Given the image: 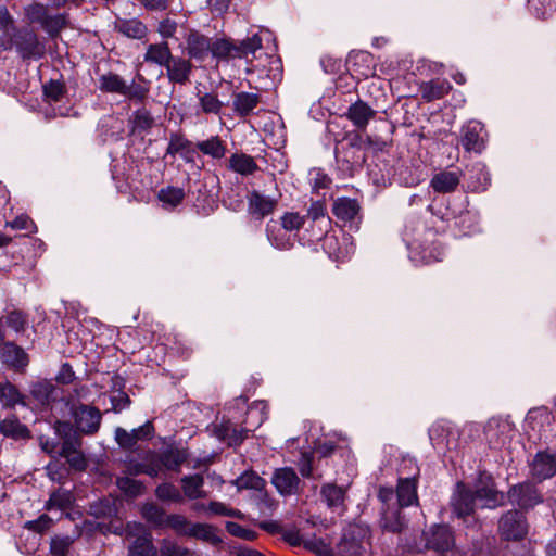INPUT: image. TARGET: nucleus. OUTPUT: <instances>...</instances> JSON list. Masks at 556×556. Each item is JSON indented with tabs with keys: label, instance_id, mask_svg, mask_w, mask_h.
Masks as SVG:
<instances>
[{
	"label": "nucleus",
	"instance_id": "obj_53",
	"mask_svg": "<svg viewBox=\"0 0 556 556\" xmlns=\"http://www.w3.org/2000/svg\"><path fill=\"white\" fill-rule=\"evenodd\" d=\"M185 197V190L175 186H167L157 192L159 201L170 207H177L179 204H181Z\"/></svg>",
	"mask_w": 556,
	"mask_h": 556
},
{
	"label": "nucleus",
	"instance_id": "obj_48",
	"mask_svg": "<svg viewBox=\"0 0 556 556\" xmlns=\"http://www.w3.org/2000/svg\"><path fill=\"white\" fill-rule=\"evenodd\" d=\"M195 147L200 152L205 155H210L213 159L224 157L227 151L226 144L219 138V136H212L207 140L198 141Z\"/></svg>",
	"mask_w": 556,
	"mask_h": 556
},
{
	"label": "nucleus",
	"instance_id": "obj_49",
	"mask_svg": "<svg viewBox=\"0 0 556 556\" xmlns=\"http://www.w3.org/2000/svg\"><path fill=\"white\" fill-rule=\"evenodd\" d=\"M331 545L332 542L328 536L316 538L315 535L303 543V547L316 556H336V547Z\"/></svg>",
	"mask_w": 556,
	"mask_h": 556
},
{
	"label": "nucleus",
	"instance_id": "obj_13",
	"mask_svg": "<svg viewBox=\"0 0 556 556\" xmlns=\"http://www.w3.org/2000/svg\"><path fill=\"white\" fill-rule=\"evenodd\" d=\"M506 498L510 504L517 505L518 510L521 511L532 509L543 502V495L532 481H523L511 485Z\"/></svg>",
	"mask_w": 556,
	"mask_h": 556
},
{
	"label": "nucleus",
	"instance_id": "obj_33",
	"mask_svg": "<svg viewBox=\"0 0 556 556\" xmlns=\"http://www.w3.org/2000/svg\"><path fill=\"white\" fill-rule=\"evenodd\" d=\"M361 206L356 199L340 197L333 201L332 214L340 220L351 222L359 213Z\"/></svg>",
	"mask_w": 556,
	"mask_h": 556
},
{
	"label": "nucleus",
	"instance_id": "obj_11",
	"mask_svg": "<svg viewBox=\"0 0 556 556\" xmlns=\"http://www.w3.org/2000/svg\"><path fill=\"white\" fill-rule=\"evenodd\" d=\"M528 520L523 511L510 509L504 513L497 525V532L502 540L518 542L528 534Z\"/></svg>",
	"mask_w": 556,
	"mask_h": 556
},
{
	"label": "nucleus",
	"instance_id": "obj_23",
	"mask_svg": "<svg viewBox=\"0 0 556 556\" xmlns=\"http://www.w3.org/2000/svg\"><path fill=\"white\" fill-rule=\"evenodd\" d=\"M491 185V176L484 165L477 164L467 168L464 174V188L469 192H484Z\"/></svg>",
	"mask_w": 556,
	"mask_h": 556
},
{
	"label": "nucleus",
	"instance_id": "obj_36",
	"mask_svg": "<svg viewBox=\"0 0 556 556\" xmlns=\"http://www.w3.org/2000/svg\"><path fill=\"white\" fill-rule=\"evenodd\" d=\"M460 180L459 176L454 172H440L433 175L430 187L439 193H448L456 190Z\"/></svg>",
	"mask_w": 556,
	"mask_h": 556
},
{
	"label": "nucleus",
	"instance_id": "obj_10",
	"mask_svg": "<svg viewBox=\"0 0 556 556\" xmlns=\"http://www.w3.org/2000/svg\"><path fill=\"white\" fill-rule=\"evenodd\" d=\"M139 513L141 517L153 528V529H164L170 528L175 532L179 531L181 528L190 525L188 519L179 514H170L166 515L165 509L157 505L154 502H146L140 508Z\"/></svg>",
	"mask_w": 556,
	"mask_h": 556
},
{
	"label": "nucleus",
	"instance_id": "obj_19",
	"mask_svg": "<svg viewBox=\"0 0 556 556\" xmlns=\"http://www.w3.org/2000/svg\"><path fill=\"white\" fill-rule=\"evenodd\" d=\"M345 67L352 76H356L357 78H368L376 75L374 55L366 51L350 52L345 61Z\"/></svg>",
	"mask_w": 556,
	"mask_h": 556
},
{
	"label": "nucleus",
	"instance_id": "obj_6",
	"mask_svg": "<svg viewBox=\"0 0 556 556\" xmlns=\"http://www.w3.org/2000/svg\"><path fill=\"white\" fill-rule=\"evenodd\" d=\"M428 210L442 222L454 220L457 236H471L479 231L478 215L472 211L463 208L457 211L452 208L450 203L443 210L442 205L438 204L435 201L428 206Z\"/></svg>",
	"mask_w": 556,
	"mask_h": 556
},
{
	"label": "nucleus",
	"instance_id": "obj_2",
	"mask_svg": "<svg viewBox=\"0 0 556 556\" xmlns=\"http://www.w3.org/2000/svg\"><path fill=\"white\" fill-rule=\"evenodd\" d=\"M437 231L427 226L420 218L413 219L405 225L403 240L409 252V258L414 262L428 263L432 257L430 243Z\"/></svg>",
	"mask_w": 556,
	"mask_h": 556
},
{
	"label": "nucleus",
	"instance_id": "obj_14",
	"mask_svg": "<svg viewBox=\"0 0 556 556\" xmlns=\"http://www.w3.org/2000/svg\"><path fill=\"white\" fill-rule=\"evenodd\" d=\"M0 362L8 370L23 375L30 363V357L15 341L5 340L0 342Z\"/></svg>",
	"mask_w": 556,
	"mask_h": 556
},
{
	"label": "nucleus",
	"instance_id": "obj_28",
	"mask_svg": "<svg viewBox=\"0 0 556 556\" xmlns=\"http://www.w3.org/2000/svg\"><path fill=\"white\" fill-rule=\"evenodd\" d=\"M50 457V462L45 467L47 477L55 483L63 485L72 476V471L68 468V464L65 460H61V456L56 453L43 452Z\"/></svg>",
	"mask_w": 556,
	"mask_h": 556
},
{
	"label": "nucleus",
	"instance_id": "obj_22",
	"mask_svg": "<svg viewBox=\"0 0 556 556\" xmlns=\"http://www.w3.org/2000/svg\"><path fill=\"white\" fill-rule=\"evenodd\" d=\"M301 483L295 470L292 467H281L275 469L271 477V484L282 496L299 494V485Z\"/></svg>",
	"mask_w": 556,
	"mask_h": 556
},
{
	"label": "nucleus",
	"instance_id": "obj_61",
	"mask_svg": "<svg viewBox=\"0 0 556 556\" xmlns=\"http://www.w3.org/2000/svg\"><path fill=\"white\" fill-rule=\"evenodd\" d=\"M115 441L119 448L125 452L137 453L139 450L131 431L128 432L122 427L115 429Z\"/></svg>",
	"mask_w": 556,
	"mask_h": 556
},
{
	"label": "nucleus",
	"instance_id": "obj_24",
	"mask_svg": "<svg viewBox=\"0 0 556 556\" xmlns=\"http://www.w3.org/2000/svg\"><path fill=\"white\" fill-rule=\"evenodd\" d=\"M418 479L415 476L399 477L396 484V502L402 507L419 505L417 493Z\"/></svg>",
	"mask_w": 556,
	"mask_h": 556
},
{
	"label": "nucleus",
	"instance_id": "obj_20",
	"mask_svg": "<svg viewBox=\"0 0 556 556\" xmlns=\"http://www.w3.org/2000/svg\"><path fill=\"white\" fill-rule=\"evenodd\" d=\"M248 214L252 219L262 220L273 214L278 206V200L265 197L257 190H252L247 195Z\"/></svg>",
	"mask_w": 556,
	"mask_h": 556
},
{
	"label": "nucleus",
	"instance_id": "obj_21",
	"mask_svg": "<svg viewBox=\"0 0 556 556\" xmlns=\"http://www.w3.org/2000/svg\"><path fill=\"white\" fill-rule=\"evenodd\" d=\"M484 125L478 121H469L460 129L459 143L466 152L481 153L485 147L481 132Z\"/></svg>",
	"mask_w": 556,
	"mask_h": 556
},
{
	"label": "nucleus",
	"instance_id": "obj_38",
	"mask_svg": "<svg viewBox=\"0 0 556 556\" xmlns=\"http://www.w3.org/2000/svg\"><path fill=\"white\" fill-rule=\"evenodd\" d=\"M266 236L269 242L277 249H290L293 247L290 236L287 235L279 224L275 219H270L266 225Z\"/></svg>",
	"mask_w": 556,
	"mask_h": 556
},
{
	"label": "nucleus",
	"instance_id": "obj_1",
	"mask_svg": "<svg viewBox=\"0 0 556 556\" xmlns=\"http://www.w3.org/2000/svg\"><path fill=\"white\" fill-rule=\"evenodd\" d=\"M62 403L68 408L70 416L76 420L77 428L70 440L60 442L49 440L46 435H38V443L42 452L56 453L60 456H67L75 452L83 451V435L96 434L101 426L102 413L93 405L84 404L73 396H62Z\"/></svg>",
	"mask_w": 556,
	"mask_h": 556
},
{
	"label": "nucleus",
	"instance_id": "obj_27",
	"mask_svg": "<svg viewBox=\"0 0 556 556\" xmlns=\"http://www.w3.org/2000/svg\"><path fill=\"white\" fill-rule=\"evenodd\" d=\"M216 531H218V528L214 525L195 522L192 523L190 528H181L176 533L177 535L194 538L197 540L210 543L213 546H218L223 543V540L220 536L215 534Z\"/></svg>",
	"mask_w": 556,
	"mask_h": 556
},
{
	"label": "nucleus",
	"instance_id": "obj_64",
	"mask_svg": "<svg viewBox=\"0 0 556 556\" xmlns=\"http://www.w3.org/2000/svg\"><path fill=\"white\" fill-rule=\"evenodd\" d=\"M191 553L189 548L179 546L169 539H163L160 549H157V556H188Z\"/></svg>",
	"mask_w": 556,
	"mask_h": 556
},
{
	"label": "nucleus",
	"instance_id": "obj_25",
	"mask_svg": "<svg viewBox=\"0 0 556 556\" xmlns=\"http://www.w3.org/2000/svg\"><path fill=\"white\" fill-rule=\"evenodd\" d=\"M0 434L14 441L31 440L33 432L16 414H11L0 421Z\"/></svg>",
	"mask_w": 556,
	"mask_h": 556
},
{
	"label": "nucleus",
	"instance_id": "obj_26",
	"mask_svg": "<svg viewBox=\"0 0 556 556\" xmlns=\"http://www.w3.org/2000/svg\"><path fill=\"white\" fill-rule=\"evenodd\" d=\"M118 500V496L114 493L101 496L97 501L88 504L87 514L96 519L116 518L119 511L116 505Z\"/></svg>",
	"mask_w": 556,
	"mask_h": 556
},
{
	"label": "nucleus",
	"instance_id": "obj_16",
	"mask_svg": "<svg viewBox=\"0 0 556 556\" xmlns=\"http://www.w3.org/2000/svg\"><path fill=\"white\" fill-rule=\"evenodd\" d=\"M164 68L166 70V77L170 84L174 86H186L190 83L195 65L193 61L185 54H173Z\"/></svg>",
	"mask_w": 556,
	"mask_h": 556
},
{
	"label": "nucleus",
	"instance_id": "obj_5",
	"mask_svg": "<svg viewBox=\"0 0 556 556\" xmlns=\"http://www.w3.org/2000/svg\"><path fill=\"white\" fill-rule=\"evenodd\" d=\"M476 496L473 490L464 481H457L454 485L450 507L452 515L463 520L467 528L480 527L476 514Z\"/></svg>",
	"mask_w": 556,
	"mask_h": 556
},
{
	"label": "nucleus",
	"instance_id": "obj_57",
	"mask_svg": "<svg viewBox=\"0 0 556 556\" xmlns=\"http://www.w3.org/2000/svg\"><path fill=\"white\" fill-rule=\"evenodd\" d=\"M155 496L162 502L181 503L184 496L172 482H163L155 488Z\"/></svg>",
	"mask_w": 556,
	"mask_h": 556
},
{
	"label": "nucleus",
	"instance_id": "obj_45",
	"mask_svg": "<svg viewBox=\"0 0 556 556\" xmlns=\"http://www.w3.org/2000/svg\"><path fill=\"white\" fill-rule=\"evenodd\" d=\"M346 116L356 127L363 128L367 125L369 118L374 116V111L367 103L358 100L350 105Z\"/></svg>",
	"mask_w": 556,
	"mask_h": 556
},
{
	"label": "nucleus",
	"instance_id": "obj_47",
	"mask_svg": "<svg viewBox=\"0 0 556 556\" xmlns=\"http://www.w3.org/2000/svg\"><path fill=\"white\" fill-rule=\"evenodd\" d=\"M125 80L116 73L109 72L99 78V89L105 93L124 94L126 88Z\"/></svg>",
	"mask_w": 556,
	"mask_h": 556
},
{
	"label": "nucleus",
	"instance_id": "obj_29",
	"mask_svg": "<svg viewBox=\"0 0 556 556\" xmlns=\"http://www.w3.org/2000/svg\"><path fill=\"white\" fill-rule=\"evenodd\" d=\"M189 456L188 448H178L175 444H169L161 452V466L168 471L179 472Z\"/></svg>",
	"mask_w": 556,
	"mask_h": 556
},
{
	"label": "nucleus",
	"instance_id": "obj_7",
	"mask_svg": "<svg viewBox=\"0 0 556 556\" xmlns=\"http://www.w3.org/2000/svg\"><path fill=\"white\" fill-rule=\"evenodd\" d=\"M370 528L362 523H349L343 528L336 544V556H364L365 544H370Z\"/></svg>",
	"mask_w": 556,
	"mask_h": 556
},
{
	"label": "nucleus",
	"instance_id": "obj_63",
	"mask_svg": "<svg viewBox=\"0 0 556 556\" xmlns=\"http://www.w3.org/2000/svg\"><path fill=\"white\" fill-rule=\"evenodd\" d=\"M306 220V216L300 215L299 212H286L280 218V225L285 231H293L301 229Z\"/></svg>",
	"mask_w": 556,
	"mask_h": 556
},
{
	"label": "nucleus",
	"instance_id": "obj_56",
	"mask_svg": "<svg viewBox=\"0 0 556 556\" xmlns=\"http://www.w3.org/2000/svg\"><path fill=\"white\" fill-rule=\"evenodd\" d=\"M75 538L70 535H54L50 541L49 553L51 556H68Z\"/></svg>",
	"mask_w": 556,
	"mask_h": 556
},
{
	"label": "nucleus",
	"instance_id": "obj_12",
	"mask_svg": "<svg viewBox=\"0 0 556 556\" xmlns=\"http://www.w3.org/2000/svg\"><path fill=\"white\" fill-rule=\"evenodd\" d=\"M28 392L30 399L36 403V406L41 410L52 409L53 403L61 401L59 392H63L55 383L53 379L37 378L28 383Z\"/></svg>",
	"mask_w": 556,
	"mask_h": 556
},
{
	"label": "nucleus",
	"instance_id": "obj_40",
	"mask_svg": "<svg viewBox=\"0 0 556 556\" xmlns=\"http://www.w3.org/2000/svg\"><path fill=\"white\" fill-rule=\"evenodd\" d=\"M452 86L448 81L440 79H432L428 83H424L420 86L421 97L427 102L442 99L450 92Z\"/></svg>",
	"mask_w": 556,
	"mask_h": 556
},
{
	"label": "nucleus",
	"instance_id": "obj_31",
	"mask_svg": "<svg viewBox=\"0 0 556 556\" xmlns=\"http://www.w3.org/2000/svg\"><path fill=\"white\" fill-rule=\"evenodd\" d=\"M0 402L5 409H14L16 405L29 408L28 396L21 392L18 387L9 380H5L2 388V395Z\"/></svg>",
	"mask_w": 556,
	"mask_h": 556
},
{
	"label": "nucleus",
	"instance_id": "obj_37",
	"mask_svg": "<svg viewBox=\"0 0 556 556\" xmlns=\"http://www.w3.org/2000/svg\"><path fill=\"white\" fill-rule=\"evenodd\" d=\"M228 168L242 176L252 175L260 169L255 160L245 153H233L229 157Z\"/></svg>",
	"mask_w": 556,
	"mask_h": 556
},
{
	"label": "nucleus",
	"instance_id": "obj_8",
	"mask_svg": "<svg viewBox=\"0 0 556 556\" xmlns=\"http://www.w3.org/2000/svg\"><path fill=\"white\" fill-rule=\"evenodd\" d=\"M262 37L254 34L242 40H236L229 36H220L218 64L228 63L235 59H243L262 49Z\"/></svg>",
	"mask_w": 556,
	"mask_h": 556
},
{
	"label": "nucleus",
	"instance_id": "obj_35",
	"mask_svg": "<svg viewBox=\"0 0 556 556\" xmlns=\"http://www.w3.org/2000/svg\"><path fill=\"white\" fill-rule=\"evenodd\" d=\"M182 492L189 500L205 498L206 492L201 490L204 484L203 473H193L184 476L180 479Z\"/></svg>",
	"mask_w": 556,
	"mask_h": 556
},
{
	"label": "nucleus",
	"instance_id": "obj_60",
	"mask_svg": "<svg viewBox=\"0 0 556 556\" xmlns=\"http://www.w3.org/2000/svg\"><path fill=\"white\" fill-rule=\"evenodd\" d=\"M132 132L135 130L149 131L154 126V118L147 109H138L132 114Z\"/></svg>",
	"mask_w": 556,
	"mask_h": 556
},
{
	"label": "nucleus",
	"instance_id": "obj_17",
	"mask_svg": "<svg viewBox=\"0 0 556 556\" xmlns=\"http://www.w3.org/2000/svg\"><path fill=\"white\" fill-rule=\"evenodd\" d=\"M531 478L536 483L552 479L556 475V454L549 450L538 451L529 462Z\"/></svg>",
	"mask_w": 556,
	"mask_h": 556
},
{
	"label": "nucleus",
	"instance_id": "obj_34",
	"mask_svg": "<svg viewBox=\"0 0 556 556\" xmlns=\"http://www.w3.org/2000/svg\"><path fill=\"white\" fill-rule=\"evenodd\" d=\"M173 55L172 49L167 40L157 43H150L147 47L143 60L148 63L156 64L164 67Z\"/></svg>",
	"mask_w": 556,
	"mask_h": 556
},
{
	"label": "nucleus",
	"instance_id": "obj_39",
	"mask_svg": "<svg viewBox=\"0 0 556 556\" xmlns=\"http://www.w3.org/2000/svg\"><path fill=\"white\" fill-rule=\"evenodd\" d=\"M48 4L36 0L23 8L24 21L27 23L26 26L28 27L34 24H39L41 27H43L48 17Z\"/></svg>",
	"mask_w": 556,
	"mask_h": 556
},
{
	"label": "nucleus",
	"instance_id": "obj_43",
	"mask_svg": "<svg viewBox=\"0 0 556 556\" xmlns=\"http://www.w3.org/2000/svg\"><path fill=\"white\" fill-rule=\"evenodd\" d=\"M128 556H157L151 533L139 535L128 547Z\"/></svg>",
	"mask_w": 556,
	"mask_h": 556
},
{
	"label": "nucleus",
	"instance_id": "obj_58",
	"mask_svg": "<svg viewBox=\"0 0 556 556\" xmlns=\"http://www.w3.org/2000/svg\"><path fill=\"white\" fill-rule=\"evenodd\" d=\"M56 509L65 511L75 506L76 498L72 490L58 488L51 492Z\"/></svg>",
	"mask_w": 556,
	"mask_h": 556
},
{
	"label": "nucleus",
	"instance_id": "obj_51",
	"mask_svg": "<svg viewBox=\"0 0 556 556\" xmlns=\"http://www.w3.org/2000/svg\"><path fill=\"white\" fill-rule=\"evenodd\" d=\"M320 496L328 507H338L344 502L345 490L334 483H326L321 485Z\"/></svg>",
	"mask_w": 556,
	"mask_h": 556
},
{
	"label": "nucleus",
	"instance_id": "obj_62",
	"mask_svg": "<svg viewBox=\"0 0 556 556\" xmlns=\"http://www.w3.org/2000/svg\"><path fill=\"white\" fill-rule=\"evenodd\" d=\"M62 457L66 459L68 468L73 473L85 472L89 467V458L84 451H78Z\"/></svg>",
	"mask_w": 556,
	"mask_h": 556
},
{
	"label": "nucleus",
	"instance_id": "obj_55",
	"mask_svg": "<svg viewBox=\"0 0 556 556\" xmlns=\"http://www.w3.org/2000/svg\"><path fill=\"white\" fill-rule=\"evenodd\" d=\"M5 325L16 333H24L28 326V314L22 309H12L5 316Z\"/></svg>",
	"mask_w": 556,
	"mask_h": 556
},
{
	"label": "nucleus",
	"instance_id": "obj_30",
	"mask_svg": "<svg viewBox=\"0 0 556 556\" xmlns=\"http://www.w3.org/2000/svg\"><path fill=\"white\" fill-rule=\"evenodd\" d=\"M232 108L239 117H248L252 114L253 110L260 104L261 96L247 91H233Z\"/></svg>",
	"mask_w": 556,
	"mask_h": 556
},
{
	"label": "nucleus",
	"instance_id": "obj_44",
	"mask_svg": "<svg viewBox=\"0 0 556 556\" xmlns=\"http://www.w3.org/2000/svg\"><path fill=\"white\" fill-rule=\"evenodd\" d=\"M476 500L485 501V506L489 508H495L503 506L506 503V495L496 490V485L492 486H478L473 490Z\"/></svg>",
	"mask_w": 556,
	"mask_h": 556
},
{
	"label": "nucleus",
	"instance_id": "obj_4",
	"mask_svg": "<svg viewBox=\"0 0 556 556\" xmlns=\"http://www.w3.org/2000/svg\"><path fill=\"white\" fill-rule=\"evenodd\" d=\"M184 39L185 46H180L182 54L197 63H203L211 56L218 64L220 37H210L197 28H189Z\"/></svg>",
	"mask_w": 556,
	"mask_h": 556
},
{
	"label": "nucleus",
	"instance_id": "obj_59",
	"mask_svg": "<svg viewBox=\"0 0 556 556\" xmlns=\"http://www.w3.org/2000/svg\"><path fill=\"white\" fill-rule=\"evenodd\" d=\"M199 103L205 114H219L225 105L215 92H205L199 97Z\"/></svg>",
	"mask_w": 556,
	"mask_h": 556
},
{
	"label": "nucleus",
	"instance_id": "obj_9",
	"mask_svg": "<svg viewBox=\"0 0 556 556\" xmlns=\"http://www.w3.org/2000/svg\"><path fill=\"white\" fill-rule=\"evenodd\" d=\"M421 538L426 549L433 551L440 556H447V553L454 554L456 535L453 527L448 523L430 525L429 528L422 531Z\"/></svg>",
	"mask_w": 556,
	"mask_h": 556
},
{
	"label": "nucleus",
	"instance_id": "obj_52",
	"mask_svg": "<svg viewBox=\"0 0 556 556\" xmlns=\"http://www.w3.org/2000/svg\"><path fill=\"white\" fill-rule=\"evenodd\" d=\"M528 8L536 18L546 21L556 12V0H528Z\"/></svg>",
	"mask_w": 556,
	"mask_h": 556
},
{
	"label": "nucleus",
	"instance_id": "obj_15",
	"mask_svg": "<svg viewBox=\"0 0 556 556\" xmlns=\"http://www.w3.org/2000/svg\"><path fill=\"white\" fill-rule=\"evenodd\" d=\"M381 152L382 143L378 139L374 140L370 136H367L364 142L363 163L367 168L369 178L377 187H379L382 181V167L380 165L382 162L380 156Z\"/></svg>",
	"mask_w": 556,
	"mask_h": 556
},
{
	"label": "nucleus",
	"instance_id": "obj_18",
	"mask_svg": "<svg viewBox=\"0 0 556 556\" xmlns=\"http://www.w3.org/2000/svg\"><path fill=\"white\" fill-rule=\"evenodd\" d=\"M393 489L384 486V531L401 533L408 527V520L403 515L404 507L389 501L393 497Z\"/></svg>",
	"mask_w": 556,
	"mask_h": 556
},
{
	"label": "nucleus",
	"instance_id": "obj_41",
	"mask_svg": "<svg viewBox=\"0 0 556 556\" xmlns=\"http://www.w3.org/2000/svg\"><path fill=\"white\" fill-rule=\"evenodd\" d=\"M238 491L254 490L262 491L266 486V480L257 475L253 469L244 470L238 478L231 481Z\"/></svg>",
	"mask_w": 556,
	"mask_h": 556
},
{
	"label": "nucleus",
	"instance_id": "obj_50",
	"mask_svg": "<svg viewBox=\"0 0 556 556\" xmlns=\"http://www.w3.org/2000/svg\"><path fill=\"white\" fill-rule=\"evenodd\" d=\"M47 422H49L54 430V433L56 435V440L60 442H65L66 440H70L71 435L75 432L77 428L76 420H63L59 419L52 414L46 419Z\"/></svg>",
	"mask_w": 556,
	"mask_h": 556
},
{
	"label": "nucleus",
	"instance_id": "obj_54",
	"mask_svg": "<svg viewBox=\"0 0 556 556\" xmlns=\"http://www.w3.org/2000/svg\"><path fill=\"white\" fill-rule=\"evenodd\" d=\"M70 23V15L66 12L51 15L48 13V17L43 25V29L49 34L50 37L54 38L60 35L61 30L66 28Z\"/></svg>",
	"mask_w": 556,
	"mask_h": 556
},
{
	"label": "nucleus",
	"instance_id": "obj_46",
	"mask_svg": "<svg viewBox=\"0 0 556 556\" xmlns=\"http://www.w3.org/2000/svg\"><path fill=\"white\" fill-rule=\"evenodd\" d=\"M115 484L127 500H134L144 494L147 490L143 481L130 477H117Z\"/></svg>",
	"mask_w": 556,
	"mask_h": 556
},
{
	"label": "nucleus",
	"instance_id": "obj_42",
	"mask_svg": "<svg viewBox=\"0 0 556 556\" xmlns=\"http://www.w3.org/2000/svg\"><path fill=\"white\" fill-rule=\"evenodd\" d=\"M67 92L68 90L62 74H60L59 79H50L42 85L43 100L49 103L60 102L67 94Z\"/></svg>",
	"mask_w": 556,
	"mask_h": 556
},
{
	"label": "nucleus",
	"instance_id": "obj_32",
	"mask_svg": "<svg viewBox=\"0 0 556 556\" xmlns=\"http://www.w3.org/2000/svg\"><path fill=\"white\" fill-rule=\"evenodd\" d=\"M115 30L130 39L142 40L148 35L147 25L139 18H121L115 23Z\"/></svg>",
	"mask_w": 556,
	"mask_h": 556
},
{
	"label": "nucleus",
	"instance_id": "obj_3",
	"mask_svg": "<svg viewBox=\"0 0 556 556\" xmlns=\"http://www.w3.org/2000/svg\"><path fill=\"white\" fill-rule=\"evenodd\" d=\"M12 36L9 39L0 38V50L7 51L15 47L23 60H40L46 54V45L39 40L37 33L28 26L11 28Z\"/></svg>",
	"mask_w": 556,
	"mask_h": 556
}]
</instances>
